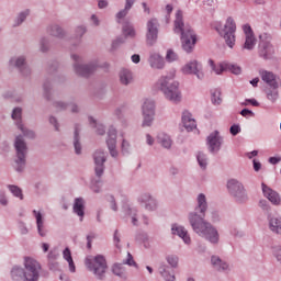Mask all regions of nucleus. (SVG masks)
I'll return each mask as SVG.
<instances>
[{"label": "nucleus", "mask_w": 281, "mask_h": 281, "mask_svg": "<svg viewBox=\"0 0 281 281\" xmlns=\"http://www.w3.org/2000/svg\"><path fill=\"white\" fill-rule=\"evenodd\" d=\"M207 212V198L205 194L200 193L196 198V205L194 211L190 212L188 215V221L195 234L205 238L211 245H218L221 240V235L218 229L212 225V223L205 220V214Z\"/></svg>", "instance_id": "obj_1"}, {"label": "nucleus", "mask_w": 281, "mask_h": 281, "mask_svg": "<svg viewBox=\"0 0 281 281\" xmlns=\"http://www.w3.org/2000/svg\"><path fill=\"white\" fill-rule=\"evenodd\" d=\"M173 32L175 34H180L183 52L192 54V52H194L198 37L192 26L183 23V11L181 10H178L176 13Z\"/></svg>", "instance_id": "obj_2"}, {"label": "nucleus", "mask_w": 281, "mask_h": 281, "mask_svg": "<svg viewBox=\"0 0 281 281\" xmlns=\"http://www.w3.org/2000/svg\"><path fill=\"white\" fill-rule=\"evenodd\" d=\"M157 85L166 100H169L173 104L181 102V90H179V82L175 81V75L160 77Z\"/></svg>", "instance_id": "obj_3"}, {"label": "nucleus", "mask_w": 281, "mask_h": 281, "mask_svg": "<svg viewBox=\"0 0 281 281\" xmlns=\"http://www.w3.org/2000/svg\"><path fill=\"white\" fill-rule=\"evenodd\" d=\"M215 30L224 38L227 47L234 48L236 45V21L229 16L224 24H216Z\"/></svg>", "instance_id": "obj_4"}, {"label": "nucleus", "mask_w": 281, "mask_h": 281, "mask_svg": "<svg viewBox=\"0 0 281 281\" xmlns=\"http://www.w3.org/2000/svg\"><path fill=\"white\" fill-rule=\"evenodd\" d=\"M85 265L89 271L94 273L99 280L104 279V274L106 273V259H104V256L98 255L95 257L88 256L85 260Z\"/></svg>", "instance_id": "obj_5"}, {"label": "nucleus", "mask_w": 281, "mask_h": 281, "mask_svg": "<svg viewBox=\"0 0 281 281\" xmlns=\"http://www.w3.org/2000/svg\"><path fill=\"white\" fill-rule=\"evenodd\" d=\"M14 148L16 153L15 170L16 172H23V170H25V164L27 161V143H25L23 136H18L15 138Z\"/></svg>", "instance_id": "obj_6"}, {"label": "nucleus", "mask_w": 281, "mask_h": 281, "mask_svg": "<svg viewBox=\"0 0 281 281\" xmlns=\"http://www.w3.org/2000/svg\"><path fill=\"white\" fill-rule=\"evenodd\" d=\"M227 190L236 203H247L249 201V195H247V190L243 186V182L231 179L227 181Z\"/></svg>", "instance_id": "obj_7"}, {"label": "nucleus", "mask_w": 281, "mask_h": 281, "mask_svg": "<svg viewBox=\"0 0 281 281\" xmlns=\"http://www.w3.org/2000/svg\"><path fill=\"white\" fill-rule=\"evenodd\" d=\"M71 58L75 60L74 69L77 76H81L82 78H88L91 76L95 69H98V61H92L90 64H82V58L77 54H72Z\"/></svg>", "instance_id": "obj_8"}, {"label": "nucleus", "mask_w": 281, "mask_h": 281, "mask_svg": "<svg viewBox=\"0 0 281 281\" xmlns=\"http://www.w3.org/2000/svg\"><path fill=\"white\" fill-rule=\"evenodd\" d=\"M41 278V263L36 259H24V281H38Z\"/></svg>", "instance_id": "obj_9"}, {"label": "nucleus", "mask_w": 281, "mask_h": 281, "mask_svg": "<svg viewBox=\"0 0 281 281\" xmlns=\"http://www.w3.org/2000/svg\"><path fill=\"white\" fill-rule=\"evenodd\" d=\"M122 32H123L124 37H117L116 40H114L112 42L113 49H117V47H120V45L126 43V38H135V36H136L135 27L133 26V24L131 22H128V20L123 21Z\"/></svg>", "instance_id": "obj_10"}, {"label": "nucleus", "mask_w": 281, "mask_h": 281, "mask_svg": "<svg viewBox=\"0 0 281 281\" xmlns=\"http://www.w3.org/2000/svg\"><path fill=\"white\" fill-rule=\"evenodd\" d=\"M146 27L147 45H155L157 43V38L159 37V20L151 18L147 21Z\"/></svg>", "instance_id": "obj_11"}, {"label": "nucleus", "mask_w": 281, "mask_h": 281, "mask_svg": "<svg viewBox=\"0 0 281 281\" xmlns=\"http://www.w3.org/2000/svg\"><path fill=\"white\" fill-rule=\"evenodd\" d=\"M137 201L140 207H144L146 212H156V210L159 207L157 198L148 192L142 193Z\"/></svg>", "instance_id": "obj_12"}, {"label": "nucleus", "mask_w": 281, "mask_h": 281, "mask_svg": "<svg viewBox=\"0 0 281 281\" xmlns=\"http://www.w3.org/2000/svg\"><path fill=\"white\" fill-rule=\"evenodd\" d=\"M181 70H182V74L187 76H190V75L196 76L199 80H203V78H205V74L203 72V67L196 60L189 61L182 67Z\"/></svg>", "instance_id": "obj_13"}, {"label": "nucleus", "mask_w": 281, "mask_h": 281, "mask_svg": "<svg viewBox=\"0 0 281 281\" xmlns=\"http://www.w3.org/2000/svg\"><path fill=\"white\" fill-rule=\"evenodd\" d=\"M106 146L111 157L116 158L120 155L117 151V130L113 126L108 131Z\"/></svg>", "instance_id": "obj_14"}, {"label": "nucleus", "mask_w": 281, "mask_h": 281, "mask_svg": "<svg viewBox=\"0 0 281 281\" xmlns=\"http://www.w3.org/2000/svg\"><path fill=\"white\" fill-rule=\"evenodd\" d=\"M206 144L210 153H218V150H221V146H223V136H221V132H212L206 138Z\"/></svg>", "instance_id": "obj_15"}, {"label": "nucleus", "mask_w": 281, "mask_h": 281, "mask_svg": "<svg viewBox=\"0 0 281 281\" xmlns=\"http://www.w3.org/2000/svg\"><path fill=\"white\" fill-rule=\"evenodd\" d=\"M94 159V172L97 177L104 175V164L106 162V153L103 150H97L93 154Z\"/></svg>", "instance_id": "obj_16"}, {"label": "nucleus", "mask_w": 281, "mask_h": 281, "mask_svg": "<svg viewBox=\"0 0 281 281\" xmlns=\"http://www.w3.org/2000/svg\"><path fill=\"white\" fill-rule=\"evenodd\" d=\"M258 53L260 58H263V60H271V58H273V55L276 54V48H273L271 42L261 40L259 43Z\"/></svg>", "instance_id": "obj_17"}, {"label": "nucleus", "mask_w": 281, "mask_h": 281, "mask_svg": "<svg viewBox=\"0 0 281 281\" xmlns=\"http://www.w3.org/2000/svg\"><path fill=\"white\" fill-rule=\"evenodd\" d=\"M33 216L36 221L38 236L45 238V236H47V227L45 226V215H43V211L33 210Z\"/></svg>", "instance_id": "obj_18"}, {"label": "nucleus", "mask_w": 281, "mask_h": 281, "mask_svg": "<svg viewBox=\"0 0 281 281\" xmlns=\"http://www.w3.org/2000/svg\"><path fill=\"white\" fill-rule=\"evenodd\" d=\"M243 30L246 37L243 48L251 50L256 47V36L254 35V31L249 24H245Z\"/></svg>", "instance_id": "obj_19"}, {"label": "nucleus", "mask_w": 281, "mask_h": 281, "mask_svg": "<svg viewBox=\"0 0 281 281\" xmlns=\"http://www.w3.org/2000/svg\"><path fill=\"white\" fill-rule=\"evenodd\" d=\"M260 76L263 82L272 89H278L281 85L280 78L269 70H261Z\"/></svg>", "instance_id": "obj_20"}, {"label": "nucleus", "mask_w": 281, "mask_h": 281, "mask_svg": "<svg viewBox=\"0 0 281 281\" xmlns=\"http://www.w3.org/2000/svg\"><path fill=\"white\" fill-rule=\"evenodd\" d=\"M10 65L11 67H16L23 76H30V67L25 63V56L12 57Z\"/></svg>", "instance_id": "obj_21"}, {"label": "nucleus", "mask_w": 281, "mask_h": 281, "mask_svg": "<svg viewBox=\"0 0 281 281\" xmlns=\"http://www.w3.org/2000/svg\"><path fill=\"white\" fill-rule=\"evenodd\" d=\"M148 65L151 69L161 70L166 67V60L159 53H150L148 57Z\"/></svg>", "instance_id": "obj_22"}, {"label": "nucleus", "mask_w": 281, "mask_h": 281, "mask_svg": "<svg viewBox=\"0 0 281 281\" xmlns=\"http://www.w3.org/2000/svg\"><path fill=\"white\" fill-rule=\"evenodd\" d=\"M171 232L175 236H179V238L183 239V243L186 245H190L192 243L190 234H188V229H186V227L178 224H173L171 227Z\"/></svg>", "instance_id": "obj_23"}, {"label": "nucleus", "mask_w": 281, "mask_h": 281, "mask_svg": "<svg viewBox=\"0 0 281 281\" xmlns=\"http://www.w3.org/2000/svg\"><path fill=\"white\" fill-rule=\"evenodd\" d=\"M262 192L266 199L272 202L273 205H280L281 199L280 194L278 192L273 191L271 188H269L267 184H261Z\"/></svg>", "instance_id": "obj_24"}, {"label": "nucleus", "mask_w": 281, "mask_h": 281, "mask_svg": "<svg viewBox=\"0 0 281 281\" xmlns=\"http://www.w3.org/2000/svg\"><path fill=\"white\" fill-rule=\"evenodd\" d=\"M133 5H135V0H125V7L124 9L120 10L116 14H115V19H116V23H124V19H126V16H128V12H131V9L133 8Z\"/></svg>", "instance_id": "obj_25"}, {"label": "nucleus", "mask_w": 281, "mask_h": 281, "mask_svg": "<svg viewBox=\"0 0 281 281\" xmlns=\"http://www.w3.org/2000/svg\"><path fill=\"white\" fill-rule=\"evenodd\" d=\"M211 265L215 269V271H220V272L229 271V263L221 259V257L218 256L211 257Z\"/></svg>", "instance_id": "obj_26"}, {"label": "nucleus", "mask_w": 281, "mask_h": 281, "mask_svg": "<svg viewBox=\"0 0 281 281\" xmlns=\"http://www.w3.org/2000/svg\"><path fill=\"white\" fill-rule=\"evenodd\" d=\"M119 80L120 85H122L123 87H128V85H133V71L126 68L121 69V71L119 72Z\"/></svg>", "instance_id": "obj_27"}, {"label": "nucleus", "mask_w": 281, "mask_h": 281, "mask_svg": "<svg viewBox=\"0 0 281 281\" xmlns=\"http://www.w3.org/2000/svg\"><path fill=\"white\" fill-rule=\"evenodd\" d=\"M182 124L186 131H194L196 128V121L192 117V113L184 111L182 113Z\"/></svg>", "instance_id": "obj_28"}, {"label": "nucleus", "mask_w": 281, "mask_h": 281, "mask_svg": "<svg viewBox=\"0 0 281 281\" xmlns=\"http://www.w3.org/2000/svg\"><path fill=\"white\" fill-rule=\"evenodd\" d=\"M268 221L270 232H272V234L281 236V217L272 215L268 217Z\"/></svg>", "instance_id": "obj_29"}, {"label": "nucleus", "mask_w": 281, "mask_h": 281, "mask_svg": "<svg viewBox=\"0 0 281 281\" xmlns=\"http://www.w3.org/2000/svg\"><path fill=\"white\" fill-rule=\"evenodd\" d=\"M47 33L49 34V36H54L55 38H65V36H67L65 30H63L61 26L58 24L48 25Z\"/></svg>", "instance_id": "obj_30"}, {"label": "nucleus", "mask_w": 281, "mask_h": 281, "mask_svg": "<svg viewBox=\"0 0 281 281\" xmlns=\"http://www.w3.org/2000/svg\"><path fill=\"white\" fill-rule=\"evenodd\" d=\"M74 213L79 216L80 221L85 218V199L76 198L72 206Z\"/></svg>", "instance_id": "obj_31"}, {"label": "nucleus", "mask_w": 281, "mask_h": 281, "mask_svg": "<svg viewBox=\"0 0 281 281\" xmlns=\"http://www.w3.org/2000/svg\"><path fill=\"white\" fill-rule=\"evenodd\" d=\"M157 142L159 145H161L162 148H166L167 150L172 148V138L166 133H159L157 135Z\"/></svg>", "instance_id": "obj_32"}, {"label": "nucleus", "mask_w": 281, "mask_h": 281, "mask_svg": "<svg viewBox=\"0 0 281 281\" xmlns=\"http://www.w3.org/2000/svg\"><path fill=\"white\" fill-rule=\"evenodd\" d=\"M11 278L13 281H25V268H21L19 266H14L11 269Z\"/></svg>", "instance_id": "obj_33"}, {"label": "nucleus", "mask_w": 281, "mask_h": 281, "mask_svg": "<svg viewBox=\"0 0 281 281\" xmlns=\"http://www.w3.org/2000/svg\"><path fill=\"white\" fill-rule=\"evenodd\" d=\"M64 260H67L70 273H76V263H74V257H71V250L67 247L63 251Z\"/></svg>", "instance_id": "obj_34"}, {"label": "nucleus", "mask_w": 281, "mask_h": 281, "mask_svg": "<svg viewBox=\"0 0 281 281\" xmlns=\"http://www.w3.org/2000/svg\"><path fill=\"white\" fill-rule=\"evenodd\" d=\"M123 210L125 214L131 217L132 224L136 226L138 223V220H137V210L135 209V206H131L130 204H126L124 205Z\"/></svg>", "instance_id": "obj_35"}, {"label": "nucleus", "mask_w": 281, "mask_h": 281, "mask_svg": "<svg viewBox=\"0 0 281 281\" xmlns=\"http://www.w3.org/2000/svg\"><path fill=\"white\" fill-rule=\"evenodd\" d=\"M143 115H155V101L146 99L142 106Z\"/></svg>", "instance_id": "obj_36"}, {"label": "nucleus", "mask_w": 281, "mask_h": 281, "mask_svg": "<svg viewBox=\"0 0 281 281\" xmlns=\"http://www.w3.org/2000/svg\"><path fill=\"white\" fill-rule=\"evenodd\" d=\"M159 273L160 276L164 277V279L166 281H175L176 278H175V273L173 272H170V267L166 266V265H161L159 267Z\"/></svg>", "instance_id": "obj_37"}, {"label": "nucleus", "mask_w": 281, "mask_h": 281, "mask_svg": "<svg viewBox=\"0 0 281 281\" xmlns=\"http://www.w3.org/2000/svg\"><path fill=\"white\" fill-rule=\"evenodd\" d=\"M72 144L76 155H82V144L80 143V133L78 132V128L75 130Z\"/></svg>", "instance_id": "obj_38"}, {"label": "nucleus", "mask_w": 281, "mask_h": 281, "mask_svg": "<svg viewBox=\"0 0 281 281\" xmlns=\"http://www.w3.org/2000/svg\"><path fill=\"white\" fill-rule=\"evenodd\" d=\"M209 65L211 67V71L216 74V76H221L223 71H227L225 64H216L212 59H209Z\"/></svg>", "instance_id": "obj_39"}, {"label": "nucleus", "mask_w": 281, "mask_h": 281, "mask_svg": "<svg viewBox=\"0 0 281 281\" xmlns=\"http://www.w3.org/2000/svg\"><path fill=\"white\" fill-rule=\"evenodd\" d=\"M88 121L92 128H97V135H104V133H106L104 125L98 124V121H95V119H93L92 116H89Z\"/></svg>", "instance_id": "obj_40"}, {"label": "nucleus", "mask_w": 281, "mask_h": 281, "mask_svg": "<svg viewBox=\"0 0 281 281\" xmlns=\"http://www.w3.org/2000/svg\"><path fill=\"white\" fill-rule=\"evenodd\" d=\"M27 16H30V10L20 12L14 20L13 27H19V25L23 24Z\"/></svg>", "instance_id": "obj_41"}, {"label": "nucleus", "mask_w": 281, "mask_h": 281, "mask_svg": "<svg viewBox=\"0 0 281 281\" xmlns=\"http://www.w3.org/2000/svg\"><path fill=\"white\" fill-rule=\"evenodd\" d=\"M112 272L114 276H117L119 278L126 279V269L121 263H115L112 267Z\"/></svg>", "instance_id": "obj_42"}, {"label": "nucleus", "mask_w": 281, "mask_h": 281, "mask_svg": "<svg viewBox=\"0 0 281 281\" xmlns=\"http://www.w3.org/2000/svg\"><path fill=\"white\" fill-rule=\"evenodd\" d=\"M211 100H212V104H214L215 106H218V104H221V102H223V99L221 98L220 89L211 90Z\"/></svg>", "instance_id": "obj_43"}, {"label": "nucleus", "mask_w": 281, "mask_h": 281, "mask_svg": "<svg viewBox=\"0 0 281 281\" xmlns=\"http://www.w3.org/2000/svg\"><path fill=\"white\" fill-rule=\"evenodd\" d=\"M18 128L23 133L24 137H27L29 139H34V137H36V133L23 126V123H18Z\"/></svg>", "instance_id": "obj_44"}, {"label": "nucleus", "mask_w": 281, "mask_h": 281, "mask_svg": "<svg viewBox=\"0 0 281 281\" xmlns=\"http://www.w3.org/2000/svg\"><path fill=\"white\" fill-rule=\"evenodd\" d=\"M196 160L202 170L207 168V155H205L203 151L198 153Z\"/></svg>", "instance_id": "obj_45"}, {"label": "nucleus", "mask_w": 281, "mask_h": 281, "mask_svg": "<svg viewBox=\"0 0 281 281\" xmlns=\"http://www.w3.org/2000/svg\"><path fill=\"white\" fill-rule=\"evenodd\" d=\"M225 67L226 71H231V74H234L235 76H240V74H243V68L237 64H225Z\"/></svg>", "instance_id": "obj_46"}, {"label": "nucleus", "mask_w": 281, "mask_h": 281, "mask_svg": "<svg viewBox=\"0 0 281 281\" xmlns=\"http://www.w3.org/2000/svg\"><path fill=\"white\" fill-rule=\"evenodd\" d=\"M8 189L11 192V194H13V196H16V199H20V201H23V190H21V188L14 184H9Z\"/></svg>", "instance_id": "obj_47"}, {"label": "nucleus", "mask_w": 281, "mask_h": 281, "mask_svg": "<svg viewBox=\"0 0 281 281\" xmlns=\"http://www.w3.org/2000/svg\"><path fill=\"white\" fill-rule=\"evenodd\" d=\"M11 117L16 122V126H19V124H22L21 120L23 117V109L21 108L13 109Z\"/></svg>", "instance_id": "obj_48"}, {"label": "nucleus", "mask_w": 281, "mask_h": 281, "mask_svg": "<svg viewBox=\"0 0 281 281\" xmlns=\"http://www.w3.org/2000/svg\"><path fill=\"white\" fill-rule=\"evenodd\" d=\"M90 189L92 192H94V194H100V192H102V180H92Z\"/></svg>", "instance_id": "obj_49"}, {"label": "nucleus", "mask_w": 281, "mask_h": 281, "mask_svg": "<svg viewBox=\"0 0 281 281\" xmlns=\"http://www.w3.org/2000/svg\"><path fill=\"white\" fill-rule=\"evenodd\" d=\"M155 121V114H143V127L153 126V122Z\"/></svg>", "instance_id": "obj_50"}, {"label": "nucleus", "mask_w": 281, "mask_h": 281, "mask_svg": "<svg viewBox=\"0 0 281 281\" xmlns=\"http://www.w3.org/2000/svg\"><path fill=\"white\" fill-rule=\"evenodd\" d=\"M166 60H167V63H175V61L179 60V55H177V53H175V50L168 49L167 54H166Z\"/></svg>", "instance_id": "obj_51"}, {"label": "nucleus", "mask_w": 281, "mask_h": 281, "mask_svg": "<svg viewBox=\"0 0 281 281\" xmlns=\"http://www.w3.org/2000/svg\"><path fill=\"white\" fill-rule=\"evenodd\" d=\"M89 22L92 27H100V25L102 24V20H100V16H98V14L95 13L90 15Z\"/></svg>", "instance_id": "obj_52"}, {"label": "nucleus", "mask_w": 281, "mask_h": 281, "mask_svg": "<svg viewBox=\"0 0 281 281\" xmlns=\"http://www.w3.org/2000/svg\"><path fill=\"white\" fill-rule=\"evenodd\" d=\"M85 34H87V26L79 25L75 29L76 38H82Z\"/></svg>", "instance_id": "obj_53"}, {"label": "nucleus", "mask_w": 281, "mask_h": 281, "mask_svg": "<svg viewBox=\"0 0 281 281\" xmlns=\"http://www.w3.org/2000/svg\"><path fill=\"white\" fill-rule=\"evenodd\" d=\"M267 98L270 100V102H276V100L279 98L278 89L272 88V90H268Z\"/></svg>", "instance_id": "obj_54"}, {"label": "nucleus", "mask_w": 281, "mask_h": 281, "mask_svg": "<svg viewBox=\"0 0 281 281\" xmlns=\"http://www.w3.org/2000/svg\"><path fill=\"white\" fill-rule=\"evenodd\" d=\"M167 262H168V265H170V267H172L175 269L179 265V257H177L175 255H169V256H167Z\"/></svg>", "instance_id": "obj_55"}, {"label": "nucleus", "mask_w": 281, "mask_h": 281, "mask_svg": "<svg viewBox=\"0 0 281 281\" xmlns=\"http://www.w3.org/2000/svg\"><path fill=\"white\" fill-rule=\"evenodd\" d=\"M44 98L46 100H52V85L49 82L44 83Z\"/></svg>", "instance_id": "obj_56"}, {"label": "nucleus", "mask_w": 281, "mask_h": 281, "mask_svg": "<svg viewBox=\"0 0 281 281\" xmlns=\"http://www.w3.org/2000/svg\"><path fill=\"white\" fill-rule=\"evenodd\" d=\"M272 254H273L277 262H279V265H281V246H273Z\"/></svg>", "instance_id": "obj_57"}, {"label": "nucleus", "mask_w": 281, "mask_h": 281, "mask_svg": "<svg viewBox=\"0 0 281 281\" xmlns=\"http://www.w3.org/2000/svg\"><path fill=\"white\" fill-rule=\"evenodd\" d=\"M55 109H57V111H67V109L69 108V103L63 102V101H56L54 103Z\"/></svg>", "instance_id": "obj_58"}, {"label": "nucleus", "mask_w": 281, "mask_h": 281, "mask_svg": "<svg viewBox=\"0 0 281 281\" xmlns=\"http://www.w3.org/2000/svg\"><path fill=\"white\" fill-rule=\"evenodd\" d=\"M40 49L41 52H48L49 50V40L47 38H42L40 42Z\"/></svg>", "instance_id": "obj_59"}, {"label": "nucleus", "mask_w": 281, "mask_h": 281, "mask_svg": "<svg viewBox=\"0 0 281 281\" xmlns=\"http://www.w3.org/2000/svg\"><path fill=\"white\" fill-rule=\"evenodd\" d=\"M121 150H122L123 155H126L127 153H130L131 151V143H128V140L123 138L122 145H121Z\"/></svg>", "instance_id": "obj_60"}, {"label": "nucleus", "mask_w": 281, "mask_h": 281, "mask_svg": "<svg viewBox=\"0 0 281 281\" xmlns=\"http://www.w3.org/2000/svg\"><path fill=\"white\" fill-rule=\"evenodd\" d=\"M106 201H109V203L111 205V210H113V212H117V204L115 203V196L108 195Z\"/></svg>", "instance_id": "obj_61"}, {"label": "nucleus", "mask_w": 281, "mask_h": 281, "mask_svg": "<svg viewBox=\"0 0 281 281\" xmlns=\"http://www.w3.org/2000/svg\"><path fill=\"white\" fill-rule=\"evenodd\" d=\"M58 256H60V252H58V248H54L48 252V260H58Z\"/></svg>", "instance_id": "obj_62"}, {"label": "nucleus", "mask_w": 281, "mask_h": 281, "mask_svg": "<svg viewBox=\"0 0 281 281\" xmlns=\"http://www.w3.org/2000/svg\"><path fill=\"white\" fill-rule=\"evenodd\" d=\"M229 133L231 135H233L234 137H236V135H238V133H240V125H232L229 128Z\"/></svg>", "instance_id": "obj_63"}, {"label": "nucleus", "mask_w": 281, "mask_h": 281, "mask_svg": "<svg viewBox=\"0 0 281 281\" xmlns=\"http://www.w3.org/2000/svg\"><path fill=\"white\" fill-rule=\"evenodd\" d=\"M68 109L70 113H80V108L74 102L68 103Z\"/></svg>", "instance_id": "obj_64"}]
</instances>
